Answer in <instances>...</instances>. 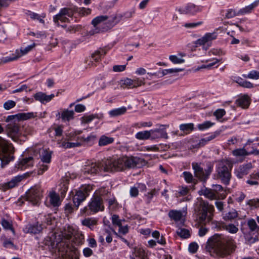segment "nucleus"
Instances as JSON below:
<instances>
[{"label": "nucleus", "instance_id": "nucleus-48", "mask_svg": "<svg viewBox=\"0 0 259 259\" xmlns=\"http://www.w3.org/2000/svg\"><path fill=\"white\" fill-rule=\"evenodd\" d=\"M96 139L97 136L93 134H90L86 138L84 137H81L79 138V139L89 144H92Z\"/></svg>", "mask_w": 259, "mask_h": 259}, {"label": "nucleus", "instance_id": "nucleus-42", "mask_svg": "<svg viewBox=\"0 0 259 259\" xmlns=\"http://www.w3.org/2000/svg\"><path fill=\"white\" fill-rule=\"evenodd\" d=\"M42 229L41 225L36 223L33 225H30L28 228L27 232L30 233L37 234L39 233Z\"/></svg>", "mask_w": 259, "mask_h": 259}, {"label": "nucleus", "instance_id": "nucleus-51", "mask_svg": "<svg viewBox=\"0 0 259 259\" xmlns=\"http://www.w3.org/2000/svg\"><path fill=\"white\" fill-rule=\"evenodd\" d=\"M245 78L258 79H259V72L256 70L250 71L247 75H243Z\"/></svg>", "mask_w": 259, "mask_h": 259}, {"label": "nucleus", "instance_id": "nucleus-61", "mask_svg": "<svg viewBox=\"0 0 259 259\" xmlns=\"http://www.w3.org/2000/svg\"><path fill=\"white\" fill-rule=\"evenodd\" d=\"M150 138L152 140H154L158 138H161L159 134H158L156 129L151 130L149 131Z\"/></svg>", "mask_w": 259, "mask_h": 259}, {"label": "nucleus", "instance_id": "nucleus-29", "mask_svg": "<svg viewBox=\"0 0 259 259\" xmlns=\"http://www.w3.org/2000/svg\"><path fill=\"white\" fill-rule=\"evenodd\" d=\"M246 183L250 186H258L259 182L256 173H253L250 175L248 179L246 180Z\"/></svg>", "mask_w": 259, "mask_h": 259}, {"label": "nucleus", "instance_id": "nucleus-58", "mask_svg": "<svg viewBox=\"0 0 259 259\" xmlns=\"http://www.w3.org/2000/svg\"><path fill=\"white\" fill-rule=\"evenodd\" d=\"M81 28L80 25L69 26L67 28L66 31L70 33H75L80 30Z\"/></svg>", "mask_w": 259, "mask_h": 259}, {"label": "nucleus", "instance_id": "nucleus-60", "mask_svg": "<svg viewBox=\"0 0 259 259\" xmlns=\"http://www.w3.org/2000/svg\"><path fill=\"white\" fill-rule=\"evenodd\" d=\"M16 105V103L14 101L9 100L7 102H5L4 104V108L6 110H10L11 108L15 107Z\"/></svg>", "mask_w": 259, "mask_h": 259}, {"label": "nucleus", "instance_id": "nucleus-44", "mask_svg": "<svg viewBox=\"0 0 259 259\" xmlns=\"http://www.w3.org/2000/svg\"><path fill=\"white\" fill-rule=\"evenodd\" d=\"M60 147L65 149L76 147L80 146V143L79 142H69L63 141L59 143Z\"/></svg>", "mask_w": 259, "mask_h": 259}, {"label": "nucleus", "instance_id": "nucleus-10", "mask_svg": "<svg viewBox=\"0 0 259 259\" xmlns=\"http://www.w3.org/2000/svg\"><path fill=\"white\" fill-rule=\"evenodd\" d=\"M92 190V186L88 185L83 186L76 192L75 195L73 197V201L74 206L77 208L80 204L85 199Z\"/></svg>", "mask_w": 259, "mask_h": 259}, {"label": "nucleus", "instance_id": "nucleus-63", "mask_svg": "<svg viewBox=\"0 0 259 259\" xmlns=\"http://www.w3.org/2000/svg\"><path fill=\"white\" fill-rule=\"evenodd\" d=\"M212 190L217 194L218 198L220 197L219 194L223 191V188L220 185H213L212 186Z\"/></svg>", "mask_w": 259, "mask_h": 259}, {"label": "nucleus", "instance_id": "nucleus-64", "mask_svg": "<svg viewBox=\"0 0 259 259\" xmlns=\"http://www.w3.org/2000/svg\"><path fill=\"white\" fill-rule=\"evenodd\" d=\"M247 204L250 206H254L255 207H259V199H253L249 200Z\"/></svg>", "mask_w": 259, "mask_h": 259}, {"label": "nucleus", "instance_id": "nucleus-56", "mask_svg": "<svg viewBox=\"0 0 259 259\" xmlns=\"http://www.w3.org/2000/svg\"><path fill=\"white\" fill-rule=\"evenodd\" d=\"M213 123L207 121L198 125V127L200 130H204L207 129L213 125Z\"/></svg>", "mask_w": 259, "mask_h": 259}, {"label": "nucleus", "instance_id": "nucleus-40", "mask_svg": "<svg viewBox=\"0 0 259 259\" xmlns=\"http://www.w3.org/2000/svg\"><path fill=\"white\" fill-rule=\"evenodd\" d=\"M235 82L243 88L250 89L253 87V84L251 82L247 80H245L239 77L236 78Z\"/></svg>", "mask_w": 259, "mask_h": 259}, {"label": "nucleus", "instance_id": "nucleus-16", "mask_svg": "<svg viewBox=\"0 0 259 259\" xmlns=\"http://www.w3.org/2000/svg\"><path fill=\"white\" fill-rule=\"evenodd\" d=\"M218 34L216 32L211 33H207L205 34L201 38L197 39L195 44L197 45H204L207 42L211 41L217 38Z\"/></svg>", "mask_w": 259, "mask_h": 259}, {"label": "nucleus", "instance_id": "nucleus-31", "mask_svg": "<svg viewBox=\"0 0 259 259\" xmlns=\"http://www.w3.org/2000/svg\"><path fill=\"white\" fill-rule=\"evenodd\" d=\"M77 11V8H64L60 10L61 14L67 17H72L74 13Z\"/></svg>", "mask_w": 259, "mask_h": 259}, {"label": "nucleus", "instance_id": "nucleus-13", "mask_svg": "<svg viewBox=\"0 0 259 259\" xmlns=\"http://www.w3.org/2000/svg\"><path fill=\"white\" fill-rule=\"evenodd\" d=\"M193 168L194 170L195 175L196 177L201 181H205L212 171V167H208L207 169L204 171L198 164L193 163Z\"/></svg>", "mask_w": 259, "mask_h": 259}, {"label": "nucleus", "instance_id": "nucleus-54", "mask_svg": "<svg viewBox=\"0 0 259 259\" xmlns=\"http://www.w3.org/2000/svg\"><path fill=\"white\" fill-rule=\"evenodd\" d=\"M7 38L5 26L0 23V42H3Z\"/></svg>", "mask_w": 259, "mask_h": 259}, {"label": "nucleus", "instance_id": "nucleus-3", "mask_svg": "<svg viewBox=\"0 0 259 259\" xmlns=\"http://www.w3.org/2000/svg\"><path fill=\"white\" fill-rule=\"evenodd\" d=\"M232 242L229 241L223 236L215 234L209 240L212 251L216 256L224 257L230 254V248H232Z\"/></svg>", "mask_w": 259, "mask_h": 259}, {"label": "nucleus", "instance_id": "nucleus-17", "mask_svg": "<svg viewBox=\"0 0 259 259\" xmlns=\"http://www.w3.org/2000/svg\"><path fill=\"white\" fill-rule=\"evenodd\" d=\"M123 15L120 13H116L110 17L106 22V29H109L118 24L122 19Z\"/></svg>", "mask_w": 259, "mask_h": 259}, {"label": "nucleus", "instance_id": "nucleus-45", "mask_svg": "<svg viewBox=\"0 0 259 259\" xmlns=\"http://www.w3.org/2000/svg\"><path fill=\"white\" fill-rule=\"evenodd\" d=\"M180 129L187 134L194 129V124L193 123L182 124L180 125Z\"/></svg>", "mask_w": 259, "mask_h": 259}, {"label": "nucleus", "instance_id": "nucleus-37", "mask_svg": "<svg viewBox=\"0 0 259 259\" xmlns=\"http://www.w3.org/2000/svg\"><path fill=\"white\" fill-rule=\"evenodd\" d=\"M257 5L258 3L257 2H255L250 5L240 9L238 11V13L241 15H244L245 14L250 13L251 11L257 6Z\"/></svg>", "mask_w": 259, "mask_h": 259}, {"label": "nucleus", "instance_id": "nucleus-7", "mask_svg": "<svg viewBox=\"0 0 259 259\" xmlns=\"http://www.w3.org/2000/svg\"><path fill=\"white\" fill-rule=\"evenodd\" d=\"M13 149L11 144L0 137V159L3 164H7L13 159Z\"/></svg>", "mask_w": 259, "mask_h": 259}, {"label": "nucleus", "instance_id": "nucleus-59", "mask_svg": "<svg viewBox=\"0 0 259 259\" xmlns=\"http://www.w3.org/2000/svg\"><path fill=\"white\" fill-rule=\"evenodd\" d=\"M30 18L33 20H37L40 23H44V21L43 19L41 18V17L37 14L33 13V12H29L28 14Z\"/></svg>", "mask_w": 259, "mask_h": 259}, {"label": "nucleus", "instance_id": "nucleus-36", "mask_svg": "<svg viewBox=\"0 0 259 259\" xmlns=\"http://www.w3.org/2000/svg\"><path fill=\"white\" fill-rule=\"evenodd\" d=\"M169 125L166 124L159 125V128H156L157 133L161 137V138L167 139L168 138L167 134L165 131L166 128L168 127Z\"/></svg>", "mask_w": 259, "mask_h": 259}, {"label": "nucleus", "instance_id": "nucleus-50", "mask_svg": "<svg viewBox=\"0 0 259 259\" xmlns=\"http://www.w3.org/2000/svg\"><path fill=\"white\" fill-rule=\"evenodd\" d=\"M249 229L252 231H258L259 226H257L255 221L253 219L249 220L247 223Z\"/></svg>", "mask_w": 259, "mask_h": 259}, {"label": "nucleus", "instance_id": "nucleus-5", "mask_svg": "<svg viewBox=\"0 0 259 259\" xmlns=\"http://www.w3.org/2000/svg\"><path fill=\"white\" fill-rule=\"evenodd\" d=\"M233 166L231 162L223 160L219 162L217 167V178L225 184H229L231 178V171Z\"/></svg>", "mask_w": 259, "mask_h": 259}, {"label": "nucleus", "instance_id": "nucleus-25", "mask_svg": "<svg viewBox=\"0 0 259 259\" xmlns=\"http://www.w3.org/2000/svg\"><path fill=\"white\" fill-rule=\"evenodd\" d=\"M50 202L54 207L58 206L61 203L59 195L55 192H51L49 194Z\"/></svg>", "mask_w": 259, "mask_h": 259}, {"label": "nucleus", "instance_id": "nucleus-24", "mask_svg": "<svg viewBox=\"0 0 259 259\" xmlns=\"http://www.w3.org/2000/svg\"><path fill=\"white\" fill-rule=\"evenodd\" d=\"M201 194L203 195L205 197L210 200L218 199V196L212 189L205 188L200 191Z\"/></svg>", "mask_w": 259, "mask_h": 259}, {"label": "nucleus", "instance_id": "nucleus-41", "mask_svg": "<svg viewBox=\"0 0 259 259\" xmlns=\"http://www.w3.org/2000/svg\"><path fill=\"white\" fill-rule=\"evenodd\" d=\"M18 56L16 55V53L15 52L14 54H12L11 56L3 57L0 59V64H5L14 61L18 60Z\"/></svg>", "mask_w": 259, "mask_h": 259}, {"label": "nucleus", "instance_id": "nucleus-15", "mask_svg": "<svg viewBox=\"0 0 259 259\" xmlns=\"http://www.w3.org/2000/svg\"><path fill=\"white\" fill-rule=\"evenodd\" d=\"M252 168L251 163H247L240 165L235 169V175L238 179H242L246 176Z\"/></svg>", "mask_w": 259, "mask_h": 259}, {"label": "nucleus", "instance_id": "nucleus-49", "mask_svg": "<svg viewBox=\"0 0 259 259\" xmlns=\"http://www.w3.org/2000/svg\"><path fill=\"white\" fill-rule=\"evenodd\" d=\"M177 234L181 237L187 238L190 236V233L188 230L184 228H180L177 231Z\"/></svg>", "mask_w": 259, "mask_h": 259}, {"label": "nucleus", "instance_id": "nucleus-1", "mask_svg": "<svg viewBox=\"0 0 259 259\" xmlns=\"http://www.w3.org/2000/svg\"><path fill=\"white\" fill-rule=\"evenodd\" d=\"M142 159L134 157L123 156L117 159L109 158L98 162H91L85 165L84 175H94L103 170L105 172L119 171L139 166Z\"/></svg>", "mask_w": 259, "mask_h": 259}, {"label": "nucleus", "instance_id": "nucleus-47", "mask_svg": "<svg viewBox=\"0 0 259 259\" xmlns=\"http://www.w3.org/2000/svg\"><path fill=\"white\" fill-rule=\"evenodd\" d=\"M133 82V88H137L142 85H144L145 84V78H140L139 77H135L132 79Z\"/></svg>", "mask_w": 259, "mask_h": 259}, {"label": "nucleus", "instance_id": "nucleus-27", "mask_svg": "<svg viewBox=\"0 0 259 259\" xmlns=\"http://www.w3.org/2000/svg\"><path fill=\"white\" fill-rule=\"evenodd\" d=\"M82 225L93 229L94 227L97 224V220L95 218H88L84 219L81 221Z\"/></svg>", "mask_w": 259, "mask_h": 259}, {"label": "nucleus", "instance_id": "nucleus-23", "mask_svg": "<svg viewBox=\"0 0 259 259\" xmlns=\"http://www.w3.org/2000/svg\"><path fill=\"white\" fill-rule=\"evenodd\" d=\"M36 44L33 43L32 44L29 45L25 48H21L19 50L17 49L15 51L16 55L18 56V58H20L22 56L25 55L28 52L32 50L35 47Z\"/></svg>", "mask_w": 259, "mask_h": 259}, {"label": "nucleus", "instance_id": "nucleus-21", "mask_svg": "<svg viewBox=\"0 0 259 259\" xmlns=\"http://www.w3.org/2000/svg\"><path fill=\"white\" fill-rule=\"evenodd\" d=\"M133 253L136 257L140 259H148L147 252L141 246L134 247Z\"/></svg>", "mask_w": 259, "mask_h": 259}, {"label": "nucleus", "instance_id": "nucleus-9", "mask_svg": "<svg viewBox=\"0 0 259 259\" xmlns=\"http://www.w3.org/2000/svg\"><path fill=\"white\" fill-rule=\"evenodd\" d=\"M42 190L40 187L35 186L31 188L26 193V199L33 205L38 204L42 197Z\"/></svg>", "mask_w": 259, "mask_h": 259}, {"label": "nucleus", "instance_id": "nucleus-55", "mask_svg": "<svg viewBox=\"0 0 259 259\" xmlns=\"http://www.w3.org/2000/svg\"><path fill=\"white\" fill-rule=\"evenodd\" d=\"M183 177L186 181L188 183H193L194 182L195 179L193 178L191 173L188 171H185L183 173Z\"/></svg>", "mask_w": 259, "mask_h": 259}, {"label": "nucleus", "instance_id": "nucleus-35", "mask_svg": "<svg viewBox=\"0 0 259 259\" xmlns=\"http://www.w3.org/2000/svg\"><path fill=\"white\" fill-rule=\"evenodd\" d=\"M133 80L131 78H126L123 79H121L119 83L120 85V87L125 89L126 88L128 89H133Z\"/></svg>", "mask_w": 259, "mask_h": 259}, {"label": "nucleus", "instance_id": "nucleus-14", "mask_svg": "<svg viewBox=\"0 0 259 259\" xmlns=\"http://www.w3.org/2000/svg\"><path fill=\"white\" fill-rule=\"evenodd\" d=\"M89 207L90 209L94 212L103 210L104 206L102 204V198L101 196L94 195L89 204Z\"/></svg>", "mask_w": 259, "mask_h": 259}, {"label": "nucleus", "instance_id": "nucleus-18", "mask_svg": "<svg viewBox=\"0 0 259 259\" xmlns=\"http://www.w3.org/2000/svg\"><path fill=\"white\" fill-rule=\"evenodd\" d=\"M235 103L237 106L240 107L243 109H247L250 104V100L248 95H244L237 99L235 101Z\"/></svg>", "mask_w": 259, "mask_h": 259}, {"label": "nucleus", "instance_id": "nucleus-34", "mask_svg": "<svg viewBox=\"0 0 259 259\" xmlns=\"http://www.w3.org/2000/svg\"><path fill=\"white\" fill-rule=\"evenodd\" d=\"M40 157L42 162L48 163L51 161V155L49 151L42 149L40 152Z\"/></svg>", "mask_w": 259, "mask_h": 259}, {"label": "nucleus", "instance_id": "nucleus-22", "mask_svg": "<svg viewBox=\"0 0 259 259\" xmlns=\"http://www.w3.org/2000/svg\"><path fill=\"white\" fill-rule=\"evenodd\" d=\"M103 117V114L102 113L91 114L89 115H84L81 118L80 120L81 123L87 124L91 122L93 119L95 118L102 119Z\"/></svg>", "mask_w": 259, "mask_h": 259}, {"label": "nucleus", "instance_id": "nucleus-39", "mask_svg": "<svg viewBox=\"0 0 259 259\" xmlns=\"http://www.w3.org/2000/svg\"><path fill=\"white\" fill-rule=\"evenodd\" d=\"M114 139L111 137H108L106 136H102L99 141V145L103 146L113 143Z\"/></svg>", "mask_w": 259, "mask_h": 259}, {"label": "nucleus", "instance_id": "nucleus-57", "mask_svg": "<svg viewBox=\"0 0 259 259\" xmlns=\"http://www.w3.org/2000/svg\"><path fill=\"white\" fill-rule=\"evenodd\" d=\"M203 23V22L202 21L196 23H186L184 25V26L187 28H192L201 25Z\"/></svg>", "mask_w": 259, "mask_h": 259}, {"label": "nucleus", "instance_id": "nucleus-53", "mask_svg": "<svg viewBox=\"0 0 259 259\" xmlns=\"http://www.w3.org/2000/svg\"><path fill=\"white\" fill-rule=\"evenodd\" d=\"M233 153L234 155L239 156L247 155L252 152L248 153L244 149H239L234 150Z\"/></svg>", "mask_w": 259, "mask_h": 259}, {"label": "nucleus", "instance_id": "nucleus-20", "mask_svg": "<svg viewBox=\"0 0 259 259\" xmlns=\"http://www.w3.org/2000/svg\"><path fill=\"white\" fill-rule=\"evenodd\" d=\"M74 112L73 110H63L61 113H58L57 116L62 119L63 121H69L74 118Z\"/></svg>", "mask_w": 259, "mask_h": 259}, {"label": "nucleus", "instance_id": "nucleus-38", "mask_svg": "<svg viewBox=\"0 0 259 259\" xmlns=\"http://www.w3.org/2000/svg\"><path fill=\"white\" fill-rule=\"evenodd\" d=\"M223 228L232 234H235L238 231V228L233 224H223Z\"/></svg>", "mask_w": 259, "mask_h": 259}, {"label": "nucleus", "instance_id": "nucleus-52", "mask_svg": "<svg viewBox=\"0 0 259 259\" xmlns=\"http://www.w3.org/2000/svg\"><path fill=\"white\" fill-rule=\"evenodd\" d=\"M169 59L174 64H181L185 62L184 59L179 58L176 55H170L169 57Z\"/></svg>", "mask_w": 259, "mask_h": 259}, {"label": "nucleus", "instance_id": "nucleus-8", "mask_svg": "<svg viewBox=\"0 0 259 259\" xmlns=\"http://www.w3.org/2000/svg\"><path fill=\"white\" fill-rule=\"evenodd\" d=\"M109 16L107 15H101L95 17L93 19L92 24L95 27V29L90 31L91 35L98 33L107 30L106 22L109 19Z\"/></svg>", "mask_w": 259, "mask_h": 259}, {"label": "nucleus", "instance_id": "nucleus-4", "mask_svg": "<svg viewBox=\"0 0 259 259\" xmlns=\"http://www.w3.org/2000/svg\"><path fill=\"white\" fill-rule=\"evenodd\" d=\"M33 117V113H21L16 115L8 117L7 121H10L7 125V133L9 136L17 142L20 135V125L18 122H16V119L18 121L20 119L26 120Z\"/></svg>", "mask_w": 259, "mask_h": 259}, {"label": "nucleus", "instance_id": "nucleus-12", "mask_svg": "<svg viewBox=\"0 0 259 259\" xmlns=\"http://www.w3.org/2000/svg\"><path fill=\"white\" fill-rule=\"evenodd\" d=\"M31 173H26L21 176H17L13 178L10 182L6 183L0 186V189L4 191L9 189H12L18 185V184L23 179L29 177Z\"/></svg>", "mask_w": 259, "mask_h": 259}, {"label": "nucleus", "instance_id": "nucleus-2", "mask_svg": "<svg viewBox=\"0 0 259 259\" xmlns=\"http://www.w3.org/2000/svg\"><path fill=\"white\" fill-rule=\"evenodd\" d=\"M73 236L76 238H78L77 243H82L83 235L81 234L74 235V230L71 227H68L67 229H64L61 232V237L60 235L58 236L56 244L54 242L52 244L53 248L56 247L57 248L59 255L63 259H79L78 250L70 243V240Z\"/></svg>", "mask_w": 259, "mask_h": 259}, {"label": "nucleus", "instance_id": "nucleus-19", "mask_svg": "<svg viewBox=\"0 0 259 259\" xmlns=\"http://www.w3.org/2000/svg\"><path fill=\"white\" fill-rule=\"evenodd\" d=\"M33 97L36 101H39L42 104H45L50 101L55 96L53 94L50 95H47L45 93L38 92L36 93Z\"/></svg>", "mask_w": 259, "mask_h": 259}, {"label": "nucleus", "instance_id": "nucleus-28", "mask_svg": "<svg viewBox=\"0 0 259 259\" xmlns=\"http://www.w3.org/2000/svg\"><path fill=\"white\" fill-rule=\"evenodd\" d=\"M238 217L237 211L233 209L231 211L223 214V218L225 221H229L235 219Z\"/></svg>", "mask_w": 259, "mask_h": 259}, {"label": "nucleus", "instance_id": "nucleus-30", "mask_svg": "<svg viewBox=\"0 0 259 259\" xmlns=\"http://www.w3.org/2000/svg\"><path fill=\"white\" fill-rule=\"evenodd\" d=\"M168 217L175 221H180L183 217L182 212L181 211L171 210L168 212Z\"/></svg>", "mask_w": 259, "mask_h": 259}, {"label": "nucleus", "instance_id": "nucleus-6", "mask_svg": "<svg viewBox=\"0 0 259 259\" xmlns=\"http://www.w3.org/2000/svg\"><path fill=\"white\" fill-rule=\"evenodd\" d=\"M214 207L207 202L202 201L200 203V208L198 214L200 223L205 224L210 222L213 215Z\"/></svg>", "mask_w": 259, "mask_h": 259}, {"label": "nucleus", "instance_id": "nucleus-43", "mask_svg": "<svg viewBox=\"0 0 259 259\" xmlns=\"http://www.w3.org/2000/svg\"><path fill=\"white\" fill-rule=\"evenodd\" d=\"M53 20L54 22L58 25L59 24V21H60L61 22H69L68 18L65 16L64 15L62 14L60 11L59 14L56 15L54 17Z\"/></svg>", "mask_w": 259, "mask_h": 259}, {"label": "nucleus", "instance_id": "nucleus-33", "mask_svg": "<svg viewBox=\"0 0 259 259\" xmlns=\"http://www.w3.org/2000/svg\"><path fill=\"white\" fill-rule=\"evenodd\" d=\"M126 107H121L110 111L109 114L111 117H115L124 114L126 112Z\"/></svg>", "mask_w": 259, "mask_h": 259}, {"label": "nucleus", "instance_id": "nucleus-62", "mask_svg": "<svg viewBox=\"0 0 259 259\" xmlns=\"http://www.w3.org/2000/svg\"><path fill=\"white\" fill-rule=\"evenodd\" d=\"M77 12L81 16H86L91 13V9L90 8H80L79 10L77 9Z\"/></svg>", "mask_w": 259, "mask_h": 259}, {"label": "nucleus", "instance_id": "nucleus-26", "mask_svg": "<svg viewBox=\"0 0 259 259\" xmlns=\"http://www.w3.org/2000/svg\"><path fill=\"white\" fill-rule=\"evenodd\" d=\"M33 158L32 157L23 158L19 162V167L23 169L33 166Z\"/></svg>", "mask_w": 259, "mask_h": 259}, {"label": "nucleus", "instance_id": "nucleus-11", "mask_svg": "<svg viewBox=\"0 0 259 259\" xmlns=\"http://www.w3.org/2000/svg\"><path fill=\"white\" fill-rule=\"evenodd\" d=\"M203 8V7L200 5L188 4L185 6L178 8L177 10L181 14H190L195 15L198 13L201 12Z\"/></svg>", "mask_w": 259, "mask_h": 259}, {"label": "nucleus", "instance_id": "nucleus-32", "mask_svg": "<svg viewBox=\"0 0 259 259\" xmlns=\"http://www.w3.org/2000/svg\"><path fill=\"white\" fill-rule=\"evenodd\" d=\"M101 51H96L91 55V60L89 63V65L96 66L94 62H99L101 60Z\"/></svg>", "mask_w": 259, "mask_h": 259}, {"label": "nucleus", "instance_id": "nucleus-46", "mask_svg": "<svg viewBox=\"0 0 259 259\" xmlns=\"http://www.w3.org/2000/svg\"><path fill=\"white\" fill-rule=\"evenodd\" d=\"M136 138L140 140H145L150 138L149 131L139 132L136 135Z\"/></svg>", "mask_w": 259, "mask_h": 259}]
</instances>
